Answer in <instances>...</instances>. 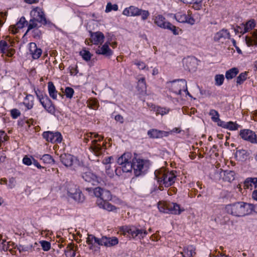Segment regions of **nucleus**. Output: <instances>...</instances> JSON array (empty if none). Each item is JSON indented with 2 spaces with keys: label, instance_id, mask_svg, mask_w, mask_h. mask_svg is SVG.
I'll return each mask as SVG.
<instances>
[{
  "label": "nucleus",
  "instance_id": "obj_9",
  "mask_svg": "<svg viewBox=\"0 0 257 257\" xmlns=\"http://www.w3.org/2000/svg\"><path fill=\"white\" fill-rule=\"evenodd\" d=\"M187 13V15L185 12H179L175 14H172L170 15L171 17H173L179 23H187L191 25H194L195 23V20L191 16L190 11H188Z\"/></svg>",
  "mask_w": 257,
  "mask_h": 257
},
{
  "label": "nucleus",
  "instance_id": "obj_10",
  "mask_svg": "<svg viewBox=\"0 0 257 257\" xmlns=\"http://www.w3.org/2000/svg\"><path fill=\"white\" fill-rule=\"evenodd\" d=\"M61 161L65 166L76 167L80 165V162L77 158L70 154H63L60 156Z\"/></svg>",
  "mask_w": 257,
  "mask_h": 257
},
{
  "label": "nucleus",
  "instance_id": "obj_29",
  "mask_svg": "<svg viewBox=\"0 0 257 257\" xmlns=\"http://www.w3.org/2000/svg\"><path fill=\"white\" fill-rule=\"evenodd\" d=\"M244 186L246 189L251 190L257 188V178H247L244 182Z\"/></svg>",
  "mask_w": 257,
  "mask_h": 257
},
{
  "label": "nucleus",
  "instance_id": "obj_57",
  "mask_svg": "<svg viewBox=\"0 0 257 257\" xmlns=\"http://www.w3.org/2000/svg\"><path fill=\"white\" fill-rule=\"evenodd\" d=\"M246 79V73H241L239 75L236 79V83L237 84L242 83Z\"/></svg>",
  "mask_w": 257,
  "mask_h": 257
},
{
  "label": "nucleus",
  "instance_id": "obj_49",
  "mask_svg": "<svg viewBox=\"0 0 257 257\" xmlns=\"http://www.w3.org/2000/svg\"><path fill=\"white\" fill-rule=\"evenodd\" d=\"M138 87L140 89L142 92H145L146 90V85L144 78L140 79L138 81Z\"/></svg>",
  "mask_w": 257,
  "mask_h": 257
},
{
  "label": "nucleus",
  "instance_id": "obj_26",
  "mask_svg": "<svg viewBox=\"0 0 257 257\" xmlns=\"http://www.w3.org/2000/svg\"><path fill=\"white\" fill-rule=\"evenodd\" d=\"M140 9L135 6H131L125 8L122 12V14L127 17L139 16Z\"/></svg>",
  "mask_w": 257,
  "mask_h": 257
},
{
  "label": "nucleus",
  "instance_id": "obj_63",
  "mask_svg": "<svg viewBox=\"0 0 257 257\" xmlns=\"http://www.w3.org/2000/svg\"><path fill=\"white\" fill-rule=\"evenodd\" d=\"M77 66H71L70 69V73L71 75H75L78 73Z\"/></svg>",
  "mask_w": 257,
  "mask_h": 257
},
{
  "label": "nucleus",
  "instance_id": "obj_39",
  "mask_svg": "<svg viewBox=\"0 0 257 257\" xmlns=\"http://www.w3.org/2000/svg\"><path fill=\"white\" fill-rule=\"evenodd\" d=\"M238 73V70L236 68H232L227 71L225 73V77L227 80L231 79Z\"/></svg>",
  "mask_w": 257,
  "mask_h": 257
},
{
  "label": "nucleus",
  "instance_id": "obj_55",
  "mask_svg": "<svg viewBox=\"0 0 257 257\" xmlns=\"http://www.w3.org/2000/svg\"><path fill=\"white\" fill-rule=\"evenodd\" d=\"M40 243L44 251H48L50 249L51 245L49 242L42 240L40 241Z\"/></svg>",
  "mask_w": 257,
  "mask_h": 257
},
{
  "label": "nucleus",
  "instance_id": "obj_17",
  "mask_svg": "<svg viewBox=\"0 0 257 257\" xmlns=\"http://www.w3.org/2000/svg\"><path fill=\"white\" fill-rule=\"evenodd\" d=\"M30 15L31 18L36 20L38 22H46L44 12L39 7L33 9L30 13Z\"/></svg>",
  "mask_w": 257,
  "mask_h": 257
},
{
  "label": "nucleus",
  "instance_id": "obj_51",
  "mask_svg": "<svg viewBox=\"0 0 257 257\" xmlns=\"http://www.w3.org/2000/svg\"><path fill=\"white\" fill-rule=\"evenodd\" d=\"M17 249L19 250L20 252L23 251H32V245H17Z\"/></svg>",
  "mask_w": 257,
  "mask_h": 257
},
{
  "label": "nucleus",
  "instance_id": "obj_54",
  "mask_svg": "<svg viewBox=\"0 0 257 257\" xmlns=\"http://www.w3.org/2000/svg\"><path fill=\"white\" fill-rule=\"evenodd\" d=\"M134 64L137 66L138 68L141 70L147 69L149 70V68L147 67V65L143 61L137 60L135 62Z\"/></svg>",
  "mask_w": 257,
  "mask_h": 257
},
{
  "label": "nucleus",
  "instance_id": "obj_8",
  "mask_svg": "<svg viewBox=\"0 0 257 257\" xmlns=\"http://www.w3.org/2000/svg\"><path fill=\"white\" fill-rule=\"evenodd\" d=\"M117 163L121 166L124 172H130L133 169L132 156L130 153H124L117 159Z\"/></svg>",
  "mask_w": 257,
  "mask_h": 257
},
{
  "label": "nucleus",
  "instance_id": "obj_18",
  "mask_svg": "<svg viewBox=\"0 0 257 257\" xmlns=\"http://www.w3.org/2000/svg\"><path fill=\"white\" fill-rule=\"evenodd\" d=\"M153 20L156 25L164 29H166L170 23L163 15L160 14L154 15Z\"/></svg>",
  "mask_w": 257,
  "mask_h": 257
},
{
  "label": "nucleus",
  "instance_id": "obj_60",
  "mask_svg": "<svg viewBox=\"0 0 257 257\" xmlns=\"http://www.w3.org/2000/svg\"><path fill=\"white\" fill-rule=\"evenodd\" d=\"M11 114L13 118H17L20 115V112L17 109H13L11 110Z\"/></svg>",
  "mask_w": 257,
  "mask_h": 257
},
{
  "label": "nucleus",
  "instance_id": "obj_33",
  "mask_svg": "<svg viewBox=\"0 0 257 257\" xmlns=\"http://www.w3.org/2000/svg\"><path fill=\"white\" fill-rule=\"evenodd\" d=\"M45 23L46 22H38L36 20L32 18L29 21L28 28L26 34L32 29H37L41 26L42 24Z\"/></svg>",
  "mask_w": 257,
  "mask_h": 257
},
{
  "label": "nucleus",
  "instance_id": "obj_43",
  "mask_svg": "<svg viewBox=\"0 0 257 257\" xmlns=\"http://www.w3.org/2000/svg\"><path fill=\"white\" fill-rule=\"evenodd\" d=\"M65 253L66 257H74L75 255V251L71 244L68 245Z\"/></svg>",
  "mask_w": 257,
  "mask_h": 257
},
{
  "label": "nucleus",
  "instance_id": "obj_1",
  "mask_svg": "<svg viewBox=\"0 0 257 257\" xmlns=\"http://www.w3.org/2000/svg\"><path fill=\"white\" fill-rule=\"evenodd\" d=\"M93 193L95 196L98 198L96 202L100 208L108 211H117V208L107 201L111 198L109 191L97 187L94 189Z\"/></svg>",
  "mask_w": 257,
  "mask_h": 257
},
{
  "label": "nucleus",
  "instance_id": "obj_27",
  "mask_svg": "<svg viewBox=\"0 0 257 257\" xmlns=\"http://www.w3.org/2000/svg\"><path fill=\"white\" fill-rule=\"evenodd\" d=\"M230 37L229 33L227 30L223 29L217 32L214 36V40L223 42V41Z\"/></svg>",
  "mask_w": 257,
  "mask_h": 257
},
{
  "label": "nucleus",
  "instance_id": "obj_59",
  "mask_svg": "<svg viewBox=\"0 0 257 257\" xmlns=\"http://www.w3.org/2000/svg\"><path fill=\"white\" fill-rule=\"evenodd\" d=\"M202 0H193L191 4H193V7L196 10H199L201 7Z\"/></svg>",
  "mask_w": 257,
  "mask_h": 257
},
{
  "label": "nucleus",
  "instance_id": "obj_38",
  "mask_svg": "<svg viewBox=\"0 0 257 257\" xmlns=\"http://www.w3.org/2000/svg\"><path fill=\"white\" fill-rule=\"evenodd\" d=\"M255 25V23L254 20H250L248 21H247L245 24H242L243 31L242 32L243 33H246L252 30L253 28H254Z\"/></svg>",
  "mask_w": 257,
  "mask_h": 257
},
{
  "label": "nucleus",
  "instance_id": "obj_13",
  "mask_svg": "<svg viewBox=\"0 0 257 257\" xmlns=\"http://www.w3.org/2000/svg\"><path fill=\"white\" fill-rule=\"evenodd\" d=\"M82 177L83 179L93 185H96L99 182V179L96 175L90 170L85 169V171L82 173Z\"/></svg>",
  "mask_w": 257,
  "mask_h": 257
},
{
  "label": "nucleus",
  "instance_id": "obj_56",
  "mask_svg": "<svg viewBox=\"0 0 257 257\" xmlns=\"http://www.w3.org/2000/svg\"><path fill=\"white\" fill-rule=\"evenodd\" d=\"M65 94L67 98H71L72 97L74 94V90L69 87H67L65 88Z\"/></svg>",
  "mask_w": 257,
  "mask_h": 257
},
{
  "label": "nucleus",
  "instance_id": "obj_61",
  "mask_svg": "<svg viewBox=\"0 0 257 257\" xmlns=\"http://www.w3.org/2000/svg\"><path fill=\"white\" fill-rule=\"evenodd\" d=\"M16 184V181L15 179L14 178H11L9 179L8 183L7 184V185L9 188L12 189L13 188Z\"/></svg>",
  "mask_w": 257,
  "mask_h": 257
},
{
  "label": "nucleus",
  "instance_id": "obj_19",
  "mask_svg": "<svg viewBox=\"0 0 257 257\" xmlns=\"http://www.w3.org/2000/svg\"><path fill=\"white\" fill-rule=\"evenodd\" d=\"M39 101L44 108L49 113L54 114L55 112L54 105L48 96L44 98H39Z\"/></svg>",
  "mask_w": 257,
  "mask_h": 257
},
{
  "label": "nucleus",
  "instance_id": "obj_31",
  "mask_svg": "<svg viewBox=\"0 0 257 257\" xmlns=\"http://www.w3.org/2000/svg\"><path fill=\"white\" fill-rule=\"evenodd\" d=\"M245 43L248 46L257 45V30L252 33V37L246 36Z\"/></svg>",
  "mask_w": 257,
  "mask_h": 257
},
{
  "label": "nucleus",
  "instance_id": "obj_32",
  "mask_svg": "<svg viewBox=\"0 0 257 257\" xmlns=\"http://www.w3.org/2000/svg\"><path fill=\"white\" fill-rule=\"evenodd\" d=\"M220 123L219 126L230 131L237 130L239 126L238 124L232 121L225 122L222 121V122H220Z\"/></svg>",
  "mask_w": 257,
  "mask_h": 257
},
{
  "label": "nucleus",
  "instance_id": "obj_34",
  "mask_svg": "<svg viewBox=\"0 0 257 257\" xmlns=\"http://www.w3.org/2000/svg\"><path fill=\"white\" fill-rule=\"evenodd\" d=\"M48 90L50 96L53 99H56L57 98L58 92L56 89L55 86L52 82H48Z\"/></svg>",
  "mask_w": 257,
  "mask_h": 257
},
{
  "label": "nucleus",
  "instance_id": "obj_35",
  "mask_svg": "<svg viewBox=\"0 0 257 257\" xmlns=\"http://www.w3.org/2000/svg\"><path fill=\"white\" fill-rule=\"evenodd\" d=\"M249 153L245 150H240L236 152L235 157L237 159L240 161L246 160L248 157Z\"/></svg>",
  "mask_w": 257,
  "mask_h": 257
},
{
  "label": "nucleus",
  "instance_id": "obj_47",
  "mask_svg": "<svg viewBox=\"0 0 257 257\" xmlns=\"http://www.w3.org/2000/svg\"><path fill=\"white\" fill-rule=\"evenodd\" d=\"M40 159L46 164H51L54 162V159L49 154H45L43 155Z\"/></svg>",
  "mask_w": 257,
  "mask_h": 257
},
{
  "label": "nucleus",
  "instance_id": "obj_14",
  "mask_svg": "<svg viewBox=\"0 0 257 257\" xmlns=\"http://www.w3.org/2000/svg\"><path fill=\"white\" fill-rule=\"evenodd\" d=\"M0 51L3 55L12 57L15 53V50L5 41L0 42Z\"/></svg>",
  "mask_w": 257,
  "mask_h": 257
},
{
  "label": "nucleus",
  "instance_id": "obj_64",
  "mask_svg": "<svg viewBox=\"0 0 257 257\" xmlns=\"http://www.w3.org/2000/svg\"><path fill=\"white\" fill-rule=\"evenodd\" d=\"M6 135L4 132L0 131V142H4L6 141Z\"/></svg>",
  "mask_w": 257,
  "mask_h": 257
},
{
  "label": "nucleus",
  "instance_id": "obj_15",
  "mask_svg": "<svg viewBox=\"0 0 257 257\" xmlns=\"http://www.w3.org/2000/svg\"><path fill=\"white\" fill-rule=\"evenodd\" d=\"M69 198H72L75 201L80 202L84 200V196L79 189L74 188L70 189L67 192Z\"/></svg>",
  "mask_w": 257,
  "mask_h": 257
},
{
  "label": "nucleus",
  "instance_id": "obj_11",
  "mask_svg": "<svg viewBox=\"0 0 257 257\" xmlns=\"http://www.w3.org/2000/svg\"><path fill=\"white\" fill-rule=\"evenodd\" d=\"M43 136L47 141L52 143H60L62 140L61 134L58 132H45L43 133Z\"/></svg>",
  "mask_w": 257,
  "mask_h": 257
},
{
  "label": "nucleus",
  "instance_id": "obj_36",
  "mask_svg": "<svg viewBox=\"0 0 257 257\" xmlns=\"http://www.w3.org/2000/svg\"><path fill=\"white\" fill-rule=\"evenodd\" d=\"M23 104L26 106L27 109H31L34 105V98L32 95H28L25 97Z\"/></svg>",
  "mask_w": 257,
  "mask_h": 257
},
{
  "label": "nucleus",
  "instance_id": "obj_12",
  "mask_svg": "<svg viewBox=\"0 0 257 257\" xmlns=\"http://www.w3.org/2000/svg\"><path fill=\"white\" fill-rule=\"evenodd\" d=\"M241 138L251 143H257V137L255 134L249 130H242L240 131L239 134Z\"/></svg>",
  "mask_w": 257,
  "mask_h": 257
},
{
  "label": "nucleus",
  "instance_id": "obj_5",
  "mask_svg": "<svg viewBox=\"0 0 257 257\" xmlns=\"http://www.w3.org/2000/svg\"><path fill=\"white\" fill-rule=\"evenodd\" d=\"M119 233L124 236H130L133 238L138 237L139 239L144 238L147 234V231L136 226H125L120 227Z\"/></svg>",
  "mask_w": 257,
  "mask_h": 257
},
{
  "label": "nucleus",
  "instance_id": "obj_25",
  "mask_svg": "<svg viewBox=\"0 0 257 257\" xmlns=\"http://www.w3.org/2000/svg\"><path fill=\"white\" fill-rule=\"evenodd\" d=\"M167 207L168 213L173 214H180L182 212L184 211L183 208H181L179 204L176 203L169 202Z\"/></svg>",
  "mask_w": 257,
  "mask_h": 257
},
{
  "label": "nucleus",
  "instance_id": "obj_6",
  "mask_svg": "<svg viewBox=\"0 0 257 257\" xmlns=\"http://www.w3.org/2000/svg\"><path fill=\"white\" fill-rule=\"evenodd\" d=\"M134 173L137 176L146 173L151 165L149 160L136 159L132 164Z\"/></svg>",
  "mask_w": 257,
  "mask_h": 257
},
{
  "label": "nucleus",
  "instance_id": "obj_50",
  "mask_svg": "<svg viewBox=\"0 0 257 257\" xmlns=\"http://www.w3.org/2000/svg\"><path fill=\"white\" fill-rule=\"evenodd\" d=\"M168 203L167 202H159L158 207L160 211L164 213H168Z\"/></svg>",
  "mask_w": 257,
  "mask_h": 257
},
{
  "label": "nucleus",
  "instance_id": "obj_7",
  "mask_svg": "<svg viewBox=\"0 0 257 257\" xmlns=\"http://www.w3.org/2000/svg\"><path fill=\"white\" fill-rule=\"evenodd\" d=\"M169 86L174 93L181 94V91H184L186 94L191 97L187 90V82L184 79L174 80L169 84Z\"/></svg>",
  "mask_w": 257,
  "mask_h": 257
},
{
  "label": "nucleus",
  "instance_id": "obj_28",
  "mask_svg": "<svg viewBox=\"0 0 257 257\" xmlns=\"http://www.w3.org/2000/svg\"><path fill=\"white\" fill-rule=\"evenodd\" d=\"M180 253L183 257H194L196 254L195 248L192 245H189L185 247Z\"/></svg>",
  "mask_w": 257,
  "mask_h": 257
},
{
  "label": "nucleus",
  "instance_id": "obj_40",
  "mask_svg": "<svg viewBox=\"0 0 257 257\" xmlns=\"http://www.w3.org/2000/svg\"><path fill=\"white\" fill-rule=\"evenodd\" d=\"M210 114L211 115L212 119L217 123V124L220 125V122H222L219 118V114L215 110H211L210 112Z\"/></svg>",
  "mask_w": 257,
  "mask_h": 257
},
{
  "label": "nucleus",
  "instance_id": "obj_4",
  "mask_svg": "<svg viewBox=\"0 0 257 257\" xmlns=\"http://www.w3.org/2000/svg\"><path fill=\"white\" fill-rule=\"evenodd\" d=\"M103 138L98 134L93 133H87L84 136V140L87 143L89 140H91L90 149L93 153L98 156L104 152L105 150V143L102 142Z\"/></svg>",
  "mask_w": 257,
  "mask_h": 257
},
{
  "label": "nucleus",
  "instance_id": "obj_23",
  "mask_svg": "<svg viewBox=\"0 0 257 257\" xmlns=\"http://www.w3.org/2000/svg\"><path fill=\"white\" fill-rule=\"evenodd\" d=\"M96 53L99 55L109 56L112 54V51L109 48L108 43L106 42L96 49Z\"/></svg>",
  "mask_w": 257,
  "mask_h": 257
},
{
  "label": "nucleus",
  "instance_id": "obj_21",
  "mask_svg": "<svg viewBox=\"0 0 257 257\" xmlns=\"http://www.w3.org/2000/svg\"><path fill=\"white\" fill-rule=\"evenodd\" d=\"M29 52L34 59H38L42 53V50L37 46L36 43L33 42L29 44Z\"/></svg>",
  "mask_w": 257,
  "mask_h": 257
},
{
  "label": "nucleus",
  "instance_id": "obj_24",
  "mask_svg": "<svg viewBox=\"0 0 257 257\" xmlns=\"http://www.w3.org/2000/svg\"><path fill=\"white\" fill-rule=\"evenodd\" d=\"M27 21L24 17H21L15 25H12L9 28L11 33L15 34L19 32L25 25Z\"/></svg>",
  "mask_w": 257,
  "mask_h": 257
},
{
  "label": "nucleus",
  "instance_id": "obj_3",
  "mask_svg": "<svg viewBox=\"0 0 257 257\" xmlns=\"http://www.w3.org/2000/svg\"><path fill=\"white\" fill-rule=\"evenodd\" d=\"M155 178L159 185L160 190L164 186L168 187L173 185L176 179V175L173 171H169L164 168H161L155 172Z\"/></svg>",
  "mask_w": 257,
  "mask_h": 257
},
{
  "label": "nucleus",
  "instance_id": "obj_2",
  "mask_svg": "<svg viewBox=\"0 0 257 257\" xmlns=\"http://www.w3.org/2000/svg\"><path fill=\"white\" fill-rule=\"evenodd\" d=\"M254 206L243 202H238L227 205L225 207L226 212L233 216L242 217L250 214Z\"/></svg>",
  "mask_w": 257,
  "mask_h": 257
},
{
  "label": "nucleus",
  "instance_id": "obj_48",
  "mask_svg": "<svg viewBox=\"0 0 257 257\" xmlns=\"http://www.w3.org/2000/svg\"><path fill=\"white\" fill-rule=\"evenodd\" d=\"M215 84L217 86L221 85L224 81V77L223 74H217L215 76Z\"/></svg>",
  "mask_w": 257,
  "mask_h": 257
},
{
  "label": "nucleus",
  "instance_id": "obj_44",
  "mask_svg": "<svg viewBox=\"0 0 257 257\" xmlns=\"http://www.w3.org/2000/svg\"><path fill=\"white\" fill-rule=\"evenodd\" d=\"M7 242L5 239L2 238L0 235V250L7 251L10 248V244Z\"/></svg>",
  "mask_w": 257,
  "mask_h": 257
},
{
  "label": "nucleus",
  "instance_id": "obj_20",
  "mask_svg": "<svg viewBox=\"0 0 257 257\" xmlns=\"http://www.w3.org/2000/svg\"><path fill=\"white\" fill-rule=\"evenodd\" d=\"M118 243V239L115 236H103L101 237V246L110 247L117 245Z\"/></svg>",
  "mask_w": 257,
  "mask_h": 257
},
{
  "label": "nucleus",
  "instance_id": "obj_52",
  "mask_svg": "<svg viewBox=\"0 0 257 257\" xmlns=\"http://www.w3.org/2000/svg\"><path fill=\"white\" fill-rule=\"evenodd\" d=\"M139 16H141V19L143 21H145L148 19L150 16V13L148 11L140 9Z\"/></svg>",
  "mask_w": 257,
  "mask_h": 257
},
{
  "label": "nucleus",
  "instance_id": "obj_53",
  "mask_svg": "<svg viewBox=\"0 0 257 257\" xmlns=\"http://www.w3.org/2000/svg\"><path fill=\"white\" fill-rule=\"evenodd\" d=\"M155 111L157 115L161 114V115H163L167 114L169 112V109L157 107L156 108Z\"/></svg>",
  "mask_w": 257,
  "mask_h": 257
},
{
  "label": "nucleus",
  "instance_id": "obj_45",
  "mask_svg": "<svg viewBox=\"0 0 257 257\" xmlns=\"http://www.w3.org/2000/svg\"><path fill=\"white\" fill-rule=\"evenodd\" d=\"M87 103L89 107L93 109H97L99 106L97 100L94 98L89 99Z\"/></svg>",
  "mask_w": 257,
  "mask_h": 257
},
{
  "label": "nucleus",
  "instance_id": "obj_41",
  "mask_svg": "<svg viewBox=\"0 0 257 257\" xmlns=\"http://www.w3.org/2000/svg\"><path fill=\"white\" fill-rule=\"evenodd\" d=\"M80 55L82 57V58L86 61H89L92 57V55L90 52L85 49H83L80 52Z\"/></svg>",
  "mask_w": 257,
  "mask_h": 257
},
{
  "label": "nucleus",
  "instance_id": "obj_42",
  "mask_svg": "<svg viewBox=\"0 0 257 257\" xmlns=\"http://www.w3.org/2000/svg\"><path fill=\"white\" fill-rule=\"evenodd\" d=\"M118 7L117 5H112L110 2H108L107 3V5L106 6L105 12L108 13L110 12L111 11H117L118 10Z\"/></svg>",
  "mask_w": 257,
  "mask_h": 257
},
{
  "label": "nucleus",
  "instance_id": "obj_46",
  "mask_svg": "<svg viewBox=\"0 0 257 257\" xmlns=\"http://www.w3.org/2000/svg\"><path fill=\"white\" fill-rule=\"evenodd\" d=\"M166 29L171 31L173 34L175 35H179L180 33L181 32V30L179 28L173 25L171 23H169Z\"/></svg>",
  "mask_w": 257,
  "mask_h": 257
},
{
  "label": "nucleus",
  "instance_id": "obj_62",
  "mask_svg": "<svg viewBox=\"0 0 257 257\" xmlns=\"http://www.w3.org/2000/svg\"><path fill=\"white\" fill-rule=\"evenodd\" d=\"M106 173L110 177L113 176V171L111 169L110 166H107L106 167Z\"/></svg>",
  "mask_w": 257,
  "mask_h": 257
},
{
  "label": "nucleus",
  "instance_id": "obj_58",
  "mask_svg": "<svg viewBox=\"0 0 257 257\" xmlns=\"http://www.w3.org/2000/svg\"><path fill=\"white\" fill-rule=\"evenodd\" d=\"M33 159H34L33 158H29L27 156H25L23 159V163L26 165L30 166L32 164Z\"/></svg>",
  "mask_w": 257,
  "mask_h": 257
},
{
  "label": "nucleus",
  "instance_id": "obj_22",
  "mask_svg": "<svg viewBox=\"0 0 257 257\" xmlns=\"http://www.w3.org/2000/svg\"><path fill=\"white\" fill-rule=\"evenodd\" d=\"M86 243L89 245V249L96 250L95 244L101 245V237L97 238L92 234H88L86 238Z\"/></svg>",
  "mask_w": 257,
  "mask_h": 257
},
{
  "label": "nucleus",
  "instance_id": "obj_16",
  "mask_svg": "<svg viewBox=\"0 0 257 257\" xmlns=\"http://www.w3.org/2000/svg\"><path fill=\"white\" fill-rule=\"evenodd\" d=\"M104 38V35L101 32H90V40L94 45H101L103 43Z\"/></svg>",
  "mask_w": 257,
  "mask_h": 257
},
{
  "label": "nucleus",
  "instance_id": "obj_30",
  "mask_svg": "<svg viewBox=\"0 0 257 257\" xmlns=\"http://www.w3.org/2000/svg\"><path fill=\"white\" fill-rule=\"evenodd\" d=\"M220 175L221 177H223V179L226 181L231 182L234 179L235 173L232 171L222 170Z\"/></svg>",
  "mask_w": 257,
  "mask_h": 257
},
{
  "label": "nucleus",
  "instance_id": "obj_37",
  "mask_svg": "<svg viewBox=\"0 0 257 257\" xmlns=\"http://www.w3.org/2000/svg\"><path fill=\"white\" fill-rule=\"evenodd\" d=\"M164 132L156 129H153L148 132V135L150 138H160L163 136Z\"/></svg>",
  "mask_w": 257,
  "mask_h": 257
}]
</instances>
